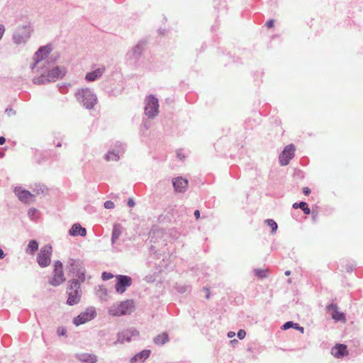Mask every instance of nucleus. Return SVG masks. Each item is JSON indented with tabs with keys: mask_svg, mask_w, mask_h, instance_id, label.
<instances>
[{
	"mask_svg": "<svg viewBox=\"0 0 363 363\" xmlns=\"http://www.w3.org/2000/svg\"><path fill=\"white\" fill-rule=\"evenodd\" d=\"M135 305L133 299H126L113 304L108 309V314L113 317L130 315L135 310Z\"/></svg>",
	"mask_w": 363,
	"mask_h": 363,
	"instance_id": "1",
	"label": "nucleus"
},
{
	"mask_svg": "<svg viewBox=\"0 0 363 363\" xmlns=\"http://www.w3.org/2000/svg\"><path fill=\"white\" fill-rule=\"evenodd\" d=\"M78 101L86 109L92 110L97 103V96L89 88H82L76 93Z\"/></svg>",
	"mask_w": 363,
	"mask_h": 363,
	"instance_id": "2",
	"label": "nucleus"
},
{
	"mask_svg": "<svg viewBox=\"0 0 363 363\" xmlns=\"http://www.w3.org/2000/svg\"><path fill=\"white\" fill-rule=\"evenodd\" d=\"M67 298L66 304L72 306L79 303L82 298V289L77 281H68L67 287Z\"/></svg>",
	"mask_w": 363,
	"mask_h": 363,
	"instance_id": "3",
	"label": "nucleus"
},
{
	"mask_svg": "<svg viewBox=\"0 0 363 363\" xmlns=\"http://www.w3.org/2000/svg\"><path fill=\"white\" fill-rule=\"evenodd\" d=\"M146 44L145 40H140L132 50L126 54V59L129 61L130 64L138 67L139 65V60L144 52V46Z\"/></svg>",
	"mask_w": 363,
	"mask_h": 363,
	"instance_id": "4",
	"label": "nucleus"
},
{
	"mask_svg": "<svg viewBox=\"0 0 363 363\" xmlns=\"http://www.w3.org/2000/svg\"><path fill=\"white\" fill-rule=\"evenodd\" d=\"M32 30V26L30 23L27 25L18 26L13 35V42L16 45L26 43L30 38Z\"/></svg>",
	"mask_w": 363,
	"mask_h": 363,
	"instance_id": "5",
	"label": "nucleus"
},
{
	"mask_svg": "<svg viewBox=\"0 0 363 363\" xmlns=\"http://www.w3.org/2000/svg\"><path fill=\"white\" fill-rule=\"evenodd\" d=\"M145 105V114L149 118H153L159 112V100L153 94H149L146 96Z\"/></svg>",
	"mask_w": 363,
	"mask_h": 363,
	"instance_id": "6",
	"label": "nucleus"
},
{
	"mask_svg": "<svg viewBox=\"0 0 363 363\" xmlns=\"http://www.w3.org/2000/svg\"><path fill=\"white\" fill-rule=\"evenodd\" d=\"M97 313L94 306H89L86 310L80 313L78 315L74 317L72 323L76 326H79L90 320H92L96 317Z\"/></svg>",
	"mask_w": 363,
	"mask_h": 363,
	"instance_id": "7",
	"label": "nucleus"
},
{
	"mask_svg": "<svg viewBox=\"0 0 363 363\" xmlns=\"http://www.w3.org/2000/svg\"><path fill=\"white\" fill-rule=\"evenodd\" d=\"M52 252V247L50 245H45L40 250L36 261L40 267L45 268L50 264Z\"/></svg>",
	"mask_w": 363,
	"mask_h": 363,
	"instance_id": "8",
	"label": "nucleus"
},
{
	"mask_svg": "<svg viewBox=\"0 0 363 363\" xmlns=\"http://www.w3.org/2000/svg\"><path fill=\"white\" fill-rule=\"evenodd\" d=\"M133 284V279L130 276L123 274L116 275L115 290L120 294L125 293Z\"/></svg>",
	"mask_w": 363,
	"mask_h": 363,
	"instance_id": "9",
	"label": "nucleus"
},
{
	"mask_svg": "<svg viewBox=\"0 0 363 363\" xmlns=\"http://www.w3.org/2000/svg\"><path fill=\"white\" fill-rule=\"evenodd\" d=\"M139 335V331L134 328L123 330L117 333V339L113 342V345H117L118 344H123L125 342H130L133 337H138Z\"/></svg>",
	"mask_w": 363,
	"mask_h": 363,
	"instance_id": "10",
	"label": "nucleus"
},
{
	"mask_svg": "<svg viewBox=\"0 0 363 363\" xmlns=\"http://www.w3.org/2000/svg\"><path fill=\"white\" fill-rule=\"evenodd\" d=\"M114 149L108 150L105 155H104V159L106 161H118L120 159L119 154L124 153L125 150L126 145L125 144H123L120 142H116L114 145Z\"/></svg>",
	"mask_w": 363,
	"mask_h": 363,
	"instance_id": "11",
	"label": "nucleus"
},
{
	"mask_svg": "<svg viewBox=\"0 0 363 363\" xmlns=\"http://www.w3.org/2000/svg\"><path fill=\"white\" fill-rule=\"evenodd\" d=\"M48 73V77L51 82L62 79L66 75L67 70L64 66H55L51 69H46Z\"/></svg>",
	"mask_w": 363,
	"mask_h": 363,
	"instance_id": "12",
	"label": "nucleus"
},
{
	"mask_svg": "<svg viewBox=\"0 0 363 363\" xmlns=\"http://www.w3.org/2000/svg\"><path fill=\"white\" fill-rule=\"evenodd\" d=\"M67 267L69 269V272L72 273L74 277H76L79 272L86 270L84 262L80 259L69 258Z\"/></svg>",
	"mask_w": 363,
	"mask_h": 363,
	"instance_id": "13",
	"label": "nucleus"
},
{
	"mask_svg": "<svg viewBox=\"0 0 363 363\" xmlns=\"http://www.w3.org/2000/svg\"><path fill=\"white\" fill-rule=\"evenodd\" d=\"M295 147L291 144L285 147L284 150L279 155V162L282 166L289 164V161L294 157Z\"/></svg>",
	"mask_w": 363,
	"mask_h": 363,
	"instance_id": "14",
	"label": "nucleus"
},
{
	"mask_svg": "<svg viewBox=\"0 0 363 363\" xmlns=\"http://www.w3.org/2000/svg\"><path fill=\"white\" fill-rule=\"evenodd\" d=\"M52 50L53 46L52 43H48L45 45L40 46L34 53L33 57L38 59L40 62H42L48 57Z\"/></svg>",
	"mask_w": 363,
	"mask_h": 363,
	"instance_id": "15",
	"label": "nucleus"
},
{
	"mask_svg": "<svg viewBox=\"0 0 363 363\" xmlns=\"http://www.w3.org/2000/svg\"><path fill=\"white\" fill-rule=\"evenodd\" d=\"M13 192L19 201L24 203H28L30 202V199L34 197V195L31 194L30 191L21 186H16Z\"/></svg>",
	"mask_w": 363,
	"mask_h": 363,
	"instance_id": "16",
	"label": "nucleus"
},
{
	"mask_svg": "<svg viewBox=\"0 0 363 363\" xmlns=\"http://www.w3.org/2000/svg\"><path fill=\"white\" fill-rule=\"evenodd\" d=\"M189 181L182 177L172 179V186L176 193H184L188 187Z\"/></svg>",
	"mask_w": 363,
	"mask_h": 363,
	"instance_id": "17",
	"label": "nucleus"
},
{
	"mask_svg": "<svg viewBox=\"0 0 363 363\" xmlns=\"http://www.w3.org/2000/svg\"><path fill=\"white\" fill-rule=\"evenodd\" d=\"M177 210L173 206H168L164 210V213L161 214L157 218V222L160 224L171 223L174 218V213Z\"/></svg>",
	"mask_w": 363,
	"mask_h": 363,
	"instance_id": "18",
	"label": "nucleus"
},
{
	"mask_svg": "<svg viewBox=\"0 0 363 363\" xmlns=\"http://www.w3.org/2000/svg\"><path fill=\"white\" fill-rule=\"evenodd\" d=\"M87 234V230L84 227H82L79 223H74L68 230V235L71 237H85Z\"/></svg>",
	"mask_w": 363,
	"mask_h": 363,
	"instance_id": "19",
	"label": "nucleus"
},
{
	"mask_svg": "<svg viewBox=\"0 0 363 363\" xmlns=\"http://www.w3.org/2000/svg\"><path fill=\"white\" fill-rule=\"evenodd\" d=\"M151 352L149 349L143 350L130 358V363H144L150 357Z\"/></svg>",
	"mask_w": 363,
	"mask_h": 363,
	"instance_id": "20",
	"label": "nucleus"
},
{
	"mask_svg": "<svg viewBox=\"0 0 363 363\" xmlns=\"http://www.w3.org/2000/svg\"><path fill=\"white\" fill-rule=\"evenodd\" d=\"M105 67L102 66L91 72H88L85 75V80L87 82H94L99 79L104 73Z\"/></svg>",
	"mask_w": 363,
	"mask_h": 363,
	"instance_id": "21",
	"label": "nucleus"
},
{
	"mask_svg": "<svg viewBox=\"0 0 363 363\" xmlns=\"http://www.w3.org/2000/svg\"><path fill=\"white\" fill-rule=\"evenodd\" d=\"M66 280L64 271H53V277L49 284L53 286H58Z\"/></svg>",
	"mask_w": 363,
	"mask_h": 363,
	"instance_id": "22",
	"label": "nucleus"
},
{
	"mask_svg": "<svg viewBox=\"0 0 363 363\" xmlns=\"http://www.w3.org/2000/svg\"><path fill=\"white\" fill-rule=\"evenodd\" d=\"M76 358L79 362L84 363H96L98 361V357L96 354L89 353L76 354Z\"/></svg>",
	"mask_w": 363,
	"mask_h": 363,
	"instance_id": "23",
	"label": "nucleus"
},
{
	"mask_svg": "<svg viewBox=\"0 0 363 363\" xmlns=\"http://www.w3.org/2000/svg\"><path fill=\"white\" fill-rule=\"evenodd\" d=\"M328 310H333L332 313V318L335 321H342L345 322V317L343 313H341L338 311V307L335 304H330L327 306Z\"/></svg>",
	"mask_w": 363,
	"mask_h": 363,
	"instance_id": "24",
	"label": "nucleus"
},
{
	"mask_svg": "<svg viewBox=\"0 0 363 363\" xmlns=\"http://www.w3.org/2000/svg\"><path fill=\"white\" fill-rule=\"evenodd\" d=\"M51 81L48 77V73L45 69L39 76L34 77L33 79V83L34 84L41 85L50 83Z\"/></svg>",
	"mask_w": 363,
	"mask_h": 363,
	"instance_id": "25",
	"label": "nucleus"
},
{
	"mask_svg": "<svg viewBox=\"0 0 363 363\" xmlns=\"http://www.w3.org/2000/svg\"><path fill=\"white\" fill-rule=\"evenodd\" d=\"M123 226L121 223H115L113 226L112 233H111V244L113 245L116 242L120 235L122 233Z\"/></svg>",
	"mask_w": 363,
	"mask_h": 363,
	"instance_id": "26",
	"label": "nucleus"
},
{
	"mask_svg": "<svg viewBox=\"0 0 363 363\" xmlns=\"http://www.w3.org/2000/svg\"><path fill=\"white\" fill-rule=\"evenodd\" d=\"M332 354L335 357H342L347 353V347L342 344H337L331 350Z\"/></svg>",
	"mask_w": 363,
	"mask_h": 363,
	"instance_id": "27",
	"label": "nucleus"
},
{
	"mask_svg": "<svg viewBox=\"0 0 363 363\" xmlns=\"http://www.w3.org/2000/svg\"><path fill=\"white\" fill-rule=\"evenodd\" d=\"M169 341V337L167 332H163L161 334L156 335L153 338V342L156 345L162 346Z\"/></svg>",
	"mask_w": 363,
	"mask_h": 363,
	"instance_id": "28",
	"label": "nucleus"
},
{
	"mask_svg": "<svg viewBox=\"0 0 363 363\" xmlns=\"http://www.w3.org/2000/svg\"><path fill=\"white\" fill-rule=\"evenodd\" d=\"M38 247H39L38 242L35 239H32L28 242V244L26 249V252L28 255H33L38 251Z\"/></svg>",
	"mask_w": 363,
	"mask_h": 363,
	"instance_id": "29",
	"label": "nucleus"
},
{
	"mask_svg": "<svg viewBox=\"0 0 363 363\" xmlns=\"http://www.w3.org/2000/svg\"><path fill=\"white\" fill-rule=\"evenodd\" d=\"M213 7L219 12L220 10L227 8V0H213Z\"/></svg>",
	"mask_w": 363,
	"mask_h": 363,
	"instance_id": "30",
	"label": "nucleus"
},
{
	"mask_svg": "<svg viewBox=\"0 0 363 363\" xmlns=\"http://www.w3.org/2000/svg\"><path fill=\"white\" fill-rule=\"evenodd\" d=\"M174 289L178 293L184 294L191 291V286L187 284H176Z\"/></svg>",
	"mask_w": 363,
	"mask_h": 363,
	"instance_id": "31",
	"label": "nucleus"
},
{
	"mask_svg": "<svg viewBox=\"0 0 363 363\" xmlns=\"http://www.w3.org/2000/svg\"><path fill=\"white\" fill-rule=\"evenodd\" d=\"M291 328H296L298 330H300L301 333H303L304 328L303 327H300L297 323H294L291 321L286 322L282 325L283 330H287Z\"/></svg>",
	"mask_w": 363,
	"mask_h": 363,
	"instance_id": "32",
	"label": "nucleus"
},
{
	"mask_svg": "<svg viewBox=\"0 0 363 363\" xmlns=\"http://www.w3.org/2000/svg\"><path fill=\"white\" fill-rule=\"evenodd\" d=\"M76 277V279H72L69 281H77L79 284V288H81L82 284L86 280V270L79 272V273L77 274Z\"/></svg>",
	"mask_w": 363,
	"mask_h": 363,
	"instance_id": "33",
	"label": "nucleus"
},
{
	"mask_svg": "<svg viewBox=\"0 0 363 363\" xmlns=\"http://www.w3.org/2000/svg\"><path fill=\"white\" fill-rule=\"evenodd\" d=\"M225 139L223 138H220L219 140H217L216 143H214V147L215 150L220 155H225V151H223L221 148V146L223 143H224Z\"/></svg>",
	"mask_w": 363,
	"mask_h": 363,
	"instance_id": "34",
	"label": "nucleus"
},
{
	"mask_svg": "<svg viewBox=\"0 0 363 363\" xmlns=\"http://www.w3.org/2000/svg\"><path fill=\"white\" fill-rule=\"evenodd\" d=\"M33 191L39 195L40 194H45V192L48 191V188L43 184H36L35 187L33 189Z\"/></svg>",
	"mask_w": 363,
	"mask_h": 363,
	"instance_id": "35",
	"label": "nucleus"
},
{
	"mask_svg": "<svg viewBox=\"0 0 363 363\" xmlns=\"http://www.w3.org/2000/svg\"><path fill=\"white\" fill-rule=\"evenodd\" d=\"M108 82H104L101 84L102 89L106 92L109 96H116L115 91L107 85Z\"/></svg>",
	"mask_w": 363,
	"mask_h": 363,
	"instance_id": "36",
	"label": "nucleus"
},
{
	"mask_svg": "<svg viewBox=\"0 0 363 363\" xmlns=\"http://www.w3.org/2000/svg\"><path fill=\"white\" fill-rule=\"evenodd\" d=\"M60 57V54L56 52L52 54L50 57H47L48 60H46L45 63L48 65L52 64L54 65Z\"/></svg>",
	"mask_w": 363,
	"mask_h": 363,
	"instance_id": "37",
	"label": "nucleus"
},
{
	"mask_svg": "<svg viewBox=\"0 0 363 363\" xmlns=\"http://www.w3.org/2000/svg\"><path fill=\"white\" fill-rule=\"evenodd\" d=\"M97 294L100 298L108 295V289L104 285H99L97 290Z\"/></svg>",
	"mask_w": 363,
	"mask_h": 363,
	"instance_id": "38",
	"label": "nucleus"
},
{
	"mask_svg": "<svg viewBox=\"0 0 363 363\" xmlns=\"http://www.w3.org/2000/svg\"><path fill=\"white\" fill-rule=\"evenodd\" d=\"M265 223L269 225L272 229V233H274L277 230V223L272 220V219H267L265 220Z\"/></svg>",
	"mask_w": 363,
	"mask_h": 363,
	"instance_id": "39",
	"label": "nucleus"
},
{
	"mask_svg": "<svg viewBox=\"0 0 363 363\" xmlns=\"http://www.w3.org/2000/svg\"><path fill=\"white\" fill-rule=\"evenodd\" d=\"M45 160L42 153L35 152L33 156V161L37 164H41Z\"/></svg>",
	"mask_w": 363,
	"mask_h": 363,
	"instance_id": "40",
	"label": "nucleus"
},
{
	"mask_svg": "<svg viewBox=\"0 0 363 363\" xmlns=\"http://www.w3.org/2000/svg\"><path fill=\"white\" fill-rule=\"evenodd\" d=\"M56 333L59 337H62V336L67 337V328L64 326H59L57 328Z\"/></svg>",
	"mask_w": 363,
	"mask_h": 363,
	"instance_id": "41",
	"label": "nucleus"
},
{
	"mask_svg": "<svg viewBox=\"0 0 363 363\" xmlns=\"http://www.w3.org/2000/svg\"><path fill=\"white\" fill-rule=\"evenodd\" d=\"M299 208L304 212L305 214L308 215L311 213V210L306 202L301 201L298 203Z\"/></svg>",
	"mask_w": 363,
	"mask_h": 363,
	"instance_id": "42",
	"label": "nucleus"
},
{
	"mask_svg": "<svg viewBox=\"0 0 363 363\" xmlns=\"http://www.w3.org/2000/svg\"><path fill=\"white\" fill-rule=\"evenodd\" d=\"M57 87L59 91L62 94H65L67 91L68 87L70 86V84L69 83H62V84H57Z\"/></svg>",
	"mask_w": 363,
	"mask_h": 363,
	"instance_id": "43",
	"label": "nucleus"
},
{
	"mask_svg": "<svg viewBox=\"0 0 363 363\" xmlns=\"http://www.w3.org/2000/svg\"><path fill=\"white\" fill-rule=\"evenodd\" d=\"M254 272H255V275L259 278H265L267 276V270L255 269L254 270Z\"/></svg>",
	"mask_w": 363,
	"mask_h": 363,
	"instance_id": "44",
	"label": "nucleus"
},
{
	"mask_svg": "<svg viewBox=\"0 0 363 363\" xmlns=\"http://www.w3.org/2000/svg\"><path fill=\"white\" fill-rule=\"evenodd\" d=\"M38 214V210L35 208H30L28 211V216L32 220L36 218Z\"/></svg>",
	"mask_w": 363,
	"mask_h": 363,
	"instance_id": "45",
	"label": "nucleus"
},
{
	"mask_svg": "<svg viewBox=\"0 0 363 363\" xmlns=\"http://www.w3.org/2000/svg\"><path fill=\"white\" fill-rule=\"evenodd\" d=\"M53 267V271H63V264L60 260L55 261Z\"/></svg>",
	"mask_w": 363,
	"mask_h": 363,
	"instance_id": "46",
	"label": "nucleus"
},
{
	"mask_svg": "<svg viewBox=\"0 0 363 363\" xmlns=\"http://www.w3.org/2000/svg\"><path fill=\"white\" fill-rule=\"evenodd\" d=\"M33 63L30 65V68L31 70L34 71L35 68H37V72H40V69H43L42 67H38L37 65L39 62H40L38 59L33 57Z\"/></svg>",
	"mask_w": 363,
	"mask_h": 363,
	"instance_id": "47",
	"label": "nucleus"
},
{
	"mask_svg": "<svg viewBox=\"0 0 363 363\" xmlns=\"http://www.w3.org/2000/svg\"><path fill=\"white\" fill-rule=\"evenodd\" d=\"M113 274L108 272H103L101 273V279L103 281H108L113 277Z\"/></svg>",
	"mask_w": 363,
	"mask_h": 363,
	"instance_id": "48",
	"label": "nucleus"
},
{
	"mask_svg": "<svg viewBox=\"0 0 363 363\" xmlns=\"http://www.w3.org/2000/svg\"><path fill=\"white\" fill-rule=\"evenodd\" d=\"M104 206L106 209H112L115 207V204L112 201L108 200L104 202Z\"/></svg>",
	"mask_w": 363,
	"mask_h": 363,
	"instance_id": "49",
	"label": "nucleus"
},
{
	"mask_svg": "<svg viewBox=\"0 0 363 363\" xmlns=\"http://www.w3.org/2000/svg\"><path fill=\"white\" fill-rule=\"evenodd\" d=\"M177 157L179 160H184L186 158L185 155L183 153V150L182 149H179L176 151Z\"/></svg>",
	"mask_w": 363,
	"mask_h": 363,
	"instance_id": "50",
	"label": "nucleus"
},
{
	"mask_svg": "<svg viewBox=\"0 0 363 363\" xmlns=\"http://www.w3.org/2000/svg\"><path fill=\"white\" fill-rule=\"evenodd\" d=\"M216 353H217V356L218 357V363H225V359H222L221 357H219V354L220 352V347H219L218 345H216Z\"/></svg>",
	"mask_w": 363,
	"mask_h": 363,
	"instance_id": "51",
	"label": "nucleus"
},
{
	"mask_svg": "<svg viewBox=\"0 0 363 363\" xmlns=\"http://www.w3.org/2000/svg\"><path fill=\"white\" fill-rule=\"evenodd\" d=\"M202 291L205 293V295H204V297L206 298V299H209L210 298V296H211V292H210V289L207 286H204L203 289H202Z\"/></svg>",
	"mask_w": 363,
	"mask_h": 363,
	"instance_id": "52",
	"label": "nucleus"
},
{
	"mask_svg": "<svg viewBox=\"0 0 363 363\" xmlns=\"http://www.w3.org/2000/svg\"><path fill=\"white\" fill-rule=\"evenodd\" d=\"M135 205V201L133 198H128L127 200V206L130 208L134 207Z\"/></svg>",
	"mask_w": 363,
	"mask_h": 363,
	"instance_id": "53",
	"label": "nucleus"
},
{
	"mask_svg": "<svg viewBox=\"0 0 363 363\" xmlns=\"http://www.w3.org/2000/svg\"><path fill=\"white\" fill-rule=\"evenodd\" d=\"M246 335V332L244 330H240L238 333V337L239 339H243Z\"/></svg>",
	"mask_w": 363,
	"mask_h": 363,
	"instance_id": "54",
	"label": "nucleus"
},
{
	"mask_svg": "<svg viewBox=\"0 0 363 363\" xmlns=\"http://www.w3.org/2000/svg\"><path fill=\"white\" fill-rule=\"evenodd\" d=\"M157 33L160 35H164L167 33V30L166 29H164V28H159L157 29Z\"/></svg>",
	"mask_w": 363,
	"mask_h": 363,
	"instance_id": "55",
	"label": "nucleus"
},
{
	"mask_svg": "<svg viewBox=\"0 0 363 363\" xmlns=\"http://www.w3.org/2000/svg\"><path fill=\"white\" fill-rule=\"evenodd\" d=\"M194 216L195 217V219L198 220L201 218V213L200 211L196 209L194 212Z\"/></svg>",
	"mask_w": 363,
	"mask_h": 363,
	"instance_id": "56",
	"label": "nucleus"
},
{
	"mask_svg": "<svg viewBox=\"0 0 363 363\" xmlns=\"http://www.w3.org/2000/svg\"><path fill=\"white\" fill-rule=\"evenodd\" d=\"M5 112L7 113V114L9 116L11 115V113L13 114V115H15L16 114V111L13 110V108H6V110H5Z\"/></svg>",
	"mask_w": 363,
	"mask_h": 363,
	"instance_id": "57",
	"label": "nucleus"
},
{
	"mask_svg": "<svg viewBox=\"0 0 363 363\" xmlns=\"http://www.w3.org/2000/svg\"><path fill=\"white\" fill-rule=\"evenodd\" d=\"M266 26L269 28L274 26V20L271 19L266 23Z\"/></svg>",
	"mask_w": 363,
	"mask_h": 363,
	"instance_id": "58",
	"label": "nucleus"
},
{
	"mask_svg": "<svg viewBox=\"0 0 363 363\" xmlns=\"http://www.w3.org/2000/svg\"><path fill=\"white\" fill-rule=\"evenodd\" d=\"M303 192L304 194L308 195V194H310L311 190L308 187H304L303 189Z\"/></svg>",
	"mask_w": 363,
	"mask_h": 363,
	"instance_id": "59",
	"label": "nucleus"
},
{
	"mask_svg": "<svg viewBox=\"0 0 363 363\" xmlns=\"http://www.w3.org/2000/svg\"><path fill=\"white\" fill-rule=\"evenodd\" d=\"M149 251H150V253L155 254L156 253V250H155V246L150 245V247H149Z\"/></svg>",
	"mask_w": 363,
	"mask_h": 363,
	"instance_id": "60",
	"label": "nucleus"
},
{
	"mask_svg": "<svg viewBox=\"0 0 363 363\" xmlns=\"http://www.w3.org/2000/svg\"><path fill=\"white\" fill-rule=\"evenodd\" d=\"M6 256V254L4 253V250H2V248L0 247V259H4Z\"/></svg>",
	"mask_w": 363,
	"mask_h": 363,
	"instance_id": "61",
	"label": "nucleus"
},
{
	"mask_svg": "<svg viewBox=\"0 0 363 363\" xmlns=\"http://www.w3.org/2000/svg\"><path fill=\"white\" fill-rule=\"evenodd\" d=\"M6 143V138L4 136H0V145H2Z\"/></svg>",
	"mask_w": 363,
	"mask_h": 363,
	"instance_id": "62",
	"label": "nucleus"
},
{
	"mask_svg": "<svg viewBox=\"0 0 363 363\" xmlns=\"http://www.w3.org/2000/svg\"><path fill=\"white\" fill-rule=\"evenodd\" d=\"M238 343V341L235 339L232 340L230 341V344L232 345V346L235 347L236 344Z\"/></svg>",
	"mask_w": 363,
	"mask_h": 363,
	"instance_id": "63",
	"label": "nucleus"
},
{
	"mask_svg": "<svg viewBox=\"0 0 363 363\" xmlns=\"http://www.w3.org/2000/svg\"><path fill=\"white\" fill-rule=\"evenodd\" d=\"M235 335V332H228V337L232 338Z\"/></svg>",
	"mask_w": 363,
	"mask_h": 363,
	"instance_id": "64",
	"label": "nucleus"
}]
</instances>
